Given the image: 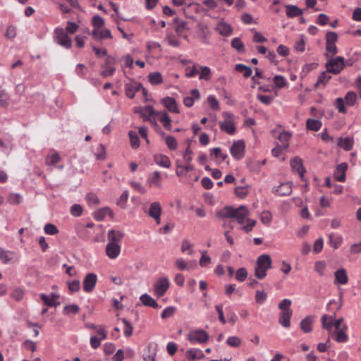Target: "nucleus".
<instances>
[{
  "label": "nucleus",
  "instance_id": "obj_57",
  "mask_svg": "<svg viewBox=\"0 0 361 361\" xmlns=\"http://www.w3.org/2000/svg\"><path fill=\"white\" fill-rule=\"evenodd\" d=\"M267 295L264 291L257 290L255 301L259 304H262L267 299Z\"/></svg>",
  "mask_w": 361,
  "mask_h": 361
},
{
  "label": "nucleus",
  "instance_id": "obj_26",
  "mask_svg": "<svg viewBox=\"0 0 361 361\" xmlns=\"http://www.w3.org/2000/svg\"><path fill=\"white\" fill-rule=\"evenodd\" d=\"M185 356L188 360H197L202 357L204 354L200 349L192 348L186 351Z\"/></svg>",
  "mask_w": 361,
  "mask_h": 361
},
{
  "label": "nucleus",
  "instance_id": "obj_6",
  "mask_svg": "<svg viewBox=\"0 0 361 361\" xmlns=\"http://www.w3.org/2000/svg\"><path fill=\"white\" fill-rule=\"evenodd\" d=\"M54 33L58 44L66 49L71 48V39L62 28H56Z\"/></svg>",
  "mask_w": 361,
  "mask_h": 361
},
{
  "label": "nucleus",
  "instance_id": "obj_48",
  "mask_svg": "<svg viewBox=\"0 0 361 361\" xmlns=\"http://www.w3.org/2000/svg\"><path fill=\"white\" fill-rule=\"evenodd\" d=\"M337 40L338 35L336 32L329 31L326 34V44H336Z\"/></svg>",
  "mask_w": 361,
  "mask_h": 361
},
{
  "label": "nucleus",
  "instance_id": "obj_18",
  "mask_svg": "<svg viewBox=\"0 0 361 361\" xmlns=\"http://www.w3.org/2000/svg\"><path fill=\"white\" fill-rule=\"evenodd\" d=\"M290 164L293 170L297 171L299 173L300 178H303L304 173L305 171L302 166V159L298 157H295L290 160Z\"/></svg>",
  "mask_w": 361,
  "mask_h": 361
},
{
  "label": "nucleus",
  "instance_id": "obj_46",
  "mask_svg": "<svg viewBox=\"0 0 361 361\" xmlns=\"http://www.w3.org/2000/svg\"><path fill=\"white\" fill-rule=\"evenodd\" d=\"M241 339L238 336H230L226 341V343L231 347H238L241 344Z\"/></svg>",
  "mask_w": 361,
  "mask_h": 361
},
{
  "label": "nucleus",
  "instance_id": "obj_7",
  "mask_svg": "<svg viewBox=\"0 0 361 361\" xmlns=\"http://www.w3.org/2000/svg\"><path fill=\"white\" fill-rule=\"evenodd\" d=\"M245 147V142L243 140H239L233 143L230 152L234 159L239 160L244 156Z\"/></svg>",
  "mask_w": 361,
  "mask_h": 361
},
{
  "label": "nucleus",
  "instance_id": "obj_36",
  "mask_svg": "<svg viewBox=\"0 0 361 361\" xmlns=\"http://www.w3.org/2000/svg\"><path fill=\"white\" fill-rule=\"evenodd\" d=\"M273 82H274L276 87L278 88H283L286 86L287 82L285 78L282 75H276L273 78Z\"/></svg>",
  "mask_w": 361,
  "mask_h": 361
},
{
  "label": "nucleus",
  "instance_id": "obj_38",
  "mask_svg": "<svg viewBox=\"0 0 361 361\" xmlns=\"http://www.w3.org/2000/svg\"><path fill=\"white\" fill-rule=\"evenodd\" d=\"M327 73H329L326 72V71H323L319 75V76L318 77L317 82L315 84V87H317L319 84L325 85L326 83H327L329 81V80L331 78V76L329 75Z\"/></svg>",
  "mask_w": 361,
  "mask_h": 361
},
{
  "label": "nucleus",
  "instance_id": "obj_34",
  "mask_svg": "<svg viewBox=\"0 0 361 361\" xmlns=\"http://www.w3.org/2000/svg\"><path fill=\"white\" fill-rule=\"evenodd\" d=\"M291 135L288 132H283L279 135V140L281 142V147L286 149L288 147V140L290 139Z\"/></svg>",
  "mask_w": 361,
  "mask_h": 361
},
{
  "label": "nucleus",
  "instance_id": "obj_11",
  "mask_svg": "<svg viewBox=\"0 0 361 361\" xmlns=\"http://www.w3.org/2000/svg\"><path fill=\"white\" fill-rule=\"evenodd\" d=\"M336 318V312L331 315L324 314L322 316L321 322L322 328L326 329L331 335H333L334 320Z\"/></svg>",
  "mask_w": 361,
  "mask_h": 361
},
{
  "label": "nucleus",
  "instance_id": "obj_20",
  "mask_svg": "<svg viewBox=\"0 0 361 361\" xmlns=\"http://www.w3.org/2000/svg\"><path fill=\"white\" fill-rule=\"evenodd\" d=\"M124 234L116 230H110L107 233L108 240L109 243H114L118 244L119 242L121 241L123 238Z\"/></svg>",
  "mask_w": 361,
  "mask_h": 361
},
{
  "label": "nucleus",
  "instance_id": "obj_2",
  "mask_svg": "<svg viewBox=\"0 0 361 361\" xmlns=\"http://www.w3.org/2000/svg\"><path fill=\"white\" fill-rule=\"evenodd\" d=\"M271 267V258L269 255L264 254L258 257L255 268V276L258 279H263L267 276V271Z\"/></svg>",
  "mask_w": 361,
  "mask_h": 361
},
{
  "label": "nucleus",
  "instance_id": "obj_4",
  "mask_svg": "<svg viewBox=\"0 0 361 361\" xmlns=\"http://www.w3.org/2000/svg\"><path fill=\"white\" fill-rule=\"evenodd\" d=\"M145 110L148 111V113L150 116H160L159 121H160V122H161L163 123V126L164 127V128L168 130H171V120L169 114L166 111H164V112L157 111L150 105L146 106Z\"/></svg>",
  "mask_w": 361,
  "mask_h": 361
},
{
  "label": "nucleus",
  "instance_id": "obj_28",
  "mask_svg": "<svg viewBox=\"0 0 361 361\" xmlns=\"http://www.w3.org/2000/svg\"><path fill=\"white\" fill-rule=\"evenodd\" d=\"M313 319L312 317H306L300 322V328L305 333H309L312 331V324Z\"/></svg>",
  "mask_w": 361,
  "mask_h": 361
},
{
  "label": "nucleus",
  "instance_id": "obj_10",
  "mask_svg": "<svg viewBox=\"0 0 361 361\" xmlns=\"http://www.w3.org/2000/svg\"><path fill=\"white\" fill-rule=\"evenodd\" d=\"M97 275L93 273L87 274L83 280V290L87 293L93 290L97 283Z\"/></svg>",
  "mask_w": 361,
  "mask_h": 361
},
{
  "label": "nucleus",
  "instance_id": "obj_19",
  "mask_svg": "<svg viewBox=\"0 0 361 361\" xmlns=\"http://www.w3.org/2000/svg\"><path fill=\"white\" fill-rule=\"evenodd\" d=\"M274 192L281 196L289 195L292 192V183L290 182L281 183L274 190Z\"/></svg>",
  "mask_w": 361,
  "mask_h": 361
},
{
  "label": "nucleus",
  "instance_id": "obj_33",
  "mask_svg": "<svg viewBox=\"0 0 361 361\" xmlns=\"http://www.w3.org/2000/svg\"><path fill=\"white\" fill-rule=\"evenodd\" d=\"M219 33L223 36H229L232 32V27L226 23H221L218 26Z\"/></svg>",
  "mask_w": 361,
  "mask_h": 361
},
{
  "label": "nucleus",
  "instance_id": "obj_60",
  "mask_svg": "<svg viewBox=\"0 0 361 361\" xmlns=\"http://www.w3.org/2000/svg\"><path fill=\"white\" fill-rule=\"evenodd\" d=\"M8 94L2 91L0 92V106L4 108H7L8 106Z\"/></svg>",
  "mask_w": 361,
  "mask_h": 361
},
{
  "label": "nucleus",
  "instance_id": "obj_16",
  "mask_svg": "<svg viewBox=\"0 0 361 361\" xmlns=\"http://www.w3.org/2000/svg\"><path fill=\"white\" fill-rule=\"evenodd\" d=\"M121 252V247L117 243H109L106 246V253L111 259L116 258Z\"/></svg>",
  "mask_w": 361,
  "mask_h": 361
},
{
  "label": "nucleus",
  "instance_id": "obj_58",
  "mask_svg": "<svg viewBox=\"0 0 361 361\" xmlns=\"http://www.w3.org/2000/svg\"><path fill=\"white\" fill-rule=\"evenodd\" d=\"M208 103L213 110H218L219 109V104L217 99L213 95H209L207 98Z\"/></svg>",
  "mask_w": 361,
  "mask_h": 361
},
{
  "label": "nucleus",
  "instance_id": "obj_21",
  "mask_svg": "<svg viewBox=\"0 0 361 361\" xmlns=\"http://www.w3.org/2000/svg\"><path fill=\"white\" fill-rule=\"evenodd\" d=\"M292 310H286L281 312L279 317V323L285 328H288L290 326V319L292 315Z\"/></svg>",
  "mask_w": 361,
  "mask_h": 361
},
{
  "label": "nucleus",
  "instance_id": "obj_56",
  "mask_svg": "<svg viewBox=\"0 0 361 361\" xmlns=\"http://www.w3.org/2000/svg\"><path fill=\"white\" fill-rule=\"evenodd\" d=\"M122 322L126 326L124 329V334L126 337H130L133 334V326L130 322L126 320V319H122Z\"/></svg>",
  "mask_w": 361,
  "mask_h": 361
},
{
  "label": "nucleus",
  "instance_id": "obj_27",
  "mask_svg": "<svg viewBox=\"0 0 361 361\" xmlns=\"http://www.w3.org/2000/svg\"><path fill=\"white\" fill-rule=\"evenodd\" d=\"M161 176L159 171H154L152 174L149 176L147 179V182L150 185H156L157 187H161Z\"/></svg>",
  "mask_w": 361,
  "mask_h": 361
},
{
  "label": "nucleus",
  "instance_id": "obj_1",
  "mask_svg": "<svg viewBox=\"0 0 361 361\" xmlns=\"http://www.w3.org/2000/svg\"><path fill=\"white\" fill-rule=\"evenodd\" d=\"M249 216V211L244 205H240L238 208H233L231 206H226L221 211L217 212L216 216L221 218L235 219L238 224H242L245 221V218Z\"/></svg>",
  "mask_w": 361,
  "mask_h": 361
},
{
  "label": "nucleus",
  "instance_id": "obj_30",
  "mask_svg": "<svg viewBox=\"0 0 361 361\" xmlns=\"http://www.w3.org/2000/svg\"><path fill=\"white\" fill-rule=\"evenodd\" d=\"M306 126L308 130L318 131L322 127V122L319 120L308 118L306 121Z\"/></svg>",
  "mask_w": 361,
  "mask_h": 361
},
{
  "label": "nucleus",
  "instance_id": "obj_45",
  "mask_svg": "<svg viewBox=\"0 0 361 361\" xmlns=\"http://www.w3.org/2000/svg\"><path fill=\"white\" fill-rule=\"evenodd\" d=\"M80 310V307L78 305L72 304L69 305H66L63 308V313L65 314H68L70 313H73L74 314H77Z\"/></svg>",
  "mask_w": 361,
  "mask_h": 361
},
{
  "label": "nucleus",
  "instance_id": "obj_40",
  "mask_svg": "<svg viewBox=\"0 0 361 361\" xmlns=\"http://www.w3.org/2000/svg\"><path fill=\"white\" fill-rule=\"evenodd\" d=\"M357 99V94L354 92H348L345 94V100L346 102V104L348 106H353L356 102Z\"/></svg>",
  "mask_w": 361,
  "mask_h": 361
},
{
  "label": "nucleus",
  "instance_id": "obj_53",
  "mask_svg": "<svg viewBox=\"0 0 361 361\" xmlns=\"http://www.w3.org/2000/svg\"><path fill=\"white\" fill-rule=\"evenodd\" d=\"M8 200L12 204H18L21 202L22 197L18 193H11L9 195Z\"/></svg>",
  "mask_w": 361,
  "mask_h": 361
},
{
  "label": "nucleus",
  "instance_id": "obj_52",
  "mask_svg": "<svg viewBox=\"0 0 361 361\" xmlns=\"http://www.w3.org/2000/svg\"><path fill=\"white\" fill-rule=\"evenodd\" d=\"M106 215V207L99 209L94 212V218L97 221H102Z\"/></svg>",
  "mask_w": 361,
  "mask_h": 361
},
{
  "label": "nucleus",
  "instance_id": "obj_5",
  "mask_svg": "<svg viewBox=\"0 0 361 361\" xmlns=\"http://www.w3.org/2000/svg\"><path fill=\"white\" fill-rule=\"evenodd\" d=\"M223 116L225 120L219 121V125L220 129L228 135L234 134L235 132V126L233 121L231 120L233 116L232 114L230 112H224Z\"/></svg>",
  "mask_w": 361,
  "mask_h": 361
},
{
  "label": "nucleus",
  "instance_id": "obj_13",
  "mask_svg": "<svg viewBox=\"0 0 361 361\" xmlns=\"http://www.w3.org/2000/svg\"><path fill=\"white\" fill-rule=\"evenodd\" d=\"M161 213V207L159 202H154L150 204L148 214L154 219L157 224L160 222V216Z\"/></svg>",
  "mask_w": 361,
  "mask_h": 361
},
{
  "label": "nucleus",
  "instance_id": "obj_51",
  "mask_svg": "<svg viewBox=\"0 0 361 361\" xmlns=\"http://www.w3.org/2000/svg\"><path fill=\"white\" fill-rule=\"evenodd\" d=\"M92 23L94 27L100 29L104 25V20L99 16H95L92 18Z\"/></svg>",
  "mask_w": 361,
  "mask_h": 361
},
{
  "label": "nucleus",
  "instance_id": "obj_22",
  "mask_svg": "<svg viewBox=\"0 0 361 361\" xmlns=\"http://www.w3.org/2000/svg\"><path fill=\"white\" fill-rule=\"evenodd\" d=\"M154 161L157 165L164 168H169L171 166L169 158L164 154H155L154 156Z\"/></svg>",
  "mask_w": 361,
  "mask_h": 361
},
{
  "label": "nucleus",
  "instance_id": "obj_63",
  "mask_svg": "<svg viewBox=\"0 0 361 361\" xmlns=\"http://www.w3.org/2000/svg\"><path fill=\"white\" fill-rule=\"evenodd\" d=\"M291 305V300L289 299H283L279 305V308L281 310V311H286V310H292L290 308V306Z\"/></svg>",
  "mask_w": 361,
  "mask_h": 361
},
{
  "label": "nucleus",
  "instance_id": "obj_54",
  "mask_svg": "<svg viewBox=\"0 0 361 361\" xmlns=\"http://www.w3.org/2000/svg\"><path fill=\"white\" fill-rule=\"evenodd\" d=\"M335 106L338 109V111L342 114L346 113V108L344 104V99L341 97H338L336 99Z\"/></svg>",
  "mask_w": 361,
  "mask_h": 361
},
{
  "label": "nucleus",
  "instance_id": "obj_41",
  "mask_svg": "<svg viewBox=\"0 0 361 361\" xmlns=\"http://www.w3.org/2000/svg\"><path fill=\"white\" fill-rule=\"evenodd\" d=\"M329 244L334 249H337L338 246L341 244L343 238L341 236L338 235L335 239L334 238V234L331 233L329 235Z\"/></svg>",
  "mask_w": 361,
  "mask_h": 361
},
{
  "label": "nucleus",
  "instance_id": "obj_44",
  "mask_svg": "<svg viewBox=\"0 0 361 361\" xmlns=\"http://www.w3.org/2000/svg\"><path fill=\"white\" fill-rule=\"evenodd\" d=\"M126 94L130 99H133L135 97V92L134 90L133 82L130 81L125 85Z\"/></svg>",
  "mask_w": 361,
  "mask_h": 361
},
{
  "label": "nucleus",
  "instance_id": "obj_14",
  "mask_svg": "<svg viewBox=\"0 0 361 361\" xmlns=\"http://www.w3.org/2000/svg\"><path fill=\"white\" fill-rule=\"evenodd\" d=\"M348 169V164L343 162L336 166V171L334 173L335 179L340 182L345 181V172Z\"/></svg>",
  "mask_w": 361,
  "mask_h": 361
},
{
  "label": "nucleus",
  "instance_id": "obj_42",
  "mask_svg": "<svg viewBox=\"0 0 361 361\" xmlns=\"http://www.w3.org/2000/svg\"><path fill=\"white\" fill-rule=\"evenodd\" d=\"M326 269V263L324 261H317L314 263V270L317 272L319 276L324 275V270Z\"/></svg>",
  "mask_w": 361,
  "mask_h": 361
},
{
  "label": "nucleus",
  "instance_id": "obj_24",
  "mask_svg": "<svg viewBox=\"0 0 361 361\" xmlns=\"http://www.w3.org/2000/svg\"><path fill=\"white\" fill-rule=\"evenodd\" d=\"M286 15L289 18H295L300 16L302 14V10L295 5H286Z\"/></svg>",
  "mask_w": 361,
  "mask_h": 361
},
{
  "label": "nucleus",
  "instance_id": "obj_47",
  "mask_svg": "<svg viewBox=\"0 0 361 361\" xmlns=\"http://www.w3.org/2000/svg\"><path fill=\"white\" fill-rule=\"evenodd\" d=\"M247 276V271L245 268L242 267L237 270L235 279L239 281H244Z\"/></svg>",
  "mask_w": 361,
  "mask_h": 361
},
{
  "label": "nucleus",
  "instance_id": "obj_35",
  "mask_svg": "<svg viewBox=\"0 0 361 361\" xmlns=\"http://www.w3.org/2000/svg\"><path fill=\"white\" fill-rule=\"evenodd\" d=\"M128 135L132 147L135 149L137 148L140 146V140L137 133L134 131H130Z\"/></svg>",
  "mask_w": 361,
  "mask_h": 361
},
{
  "label": "nucleus",
  "instance_id": "obj_49",
  "mask_svg": "<svg viewBox=\"0 0 361 361\" xmlns=\"http://www.w3.org/2000/svg\"><path fill=\"white\" fill-rule=\"evenodd\" d=\"M166 144L171 150H175L177 148V141L173 136H167L166 137Z\"/></svg>",
  "mask_w": 361,
  "mask_h": 361
},
{
  "label": "nucleus",
  "instance_id": "obj_32",
  "mask_svg": "<svg viewBox=\"0 0 361 361\" xmlns=\"http://www.w3.org/2000/svg\"><path fill=\"white\" fill-rule=\"evenodd\" d=\"M231 44L233 48L238 51V52L243 53L245 51L244 44L239 37L233 38Z\"/></svg>",
  "mask_w": 361,
  "mask_h": 361
},
{
  "label": "nucleus",
  "instance_id": "obj_43",
  "mask_svg": "<svg viewBox=\"0 0 361 361\" xmlns=\"http://www.w3.org/2000/svg\"><path fill=\"white\" fill-rule=\"evenodd\" d=\"M173 23L176 24L175 30L179 34L183 30L186 29L187 23L183 20H180L179 18H176L173 20Z\"/></svg>",
  "mask_w": 361,
  "mask_h": 361
},
{
  "label": "nucleus",
  "instance_id": "obj_64",
  "mask_svg": "<svg viewBox=\"0 0 361 361\" xmlns=\"http://www.w3.org/2000/svg\"><path fill=\"white\" fill-rule=\"evenodd\" d=\"M271 219V214L268 211H264L260 215V220L264 224H268Z\"/></svg>",
  "mask_w": 361,
  "mask_h": 361
},
{
  "label": "nucleus",
  "instance_id": "obj_29",
  "mask_svg": "<svg viewBox=\"0 0 361 361\" xmlns=\"http://www.w3.org/2000/svg\"><path fill=\"white\" fill-rule=\"evenodd\" d=\"M235 70L239 73H241L245 78H249L252 73V70L250 67L242 63L236 64L235 66Z\"/></svg>",
  "mask_w": 361,
  "mask_h": 361
},
{
  "label": "nucleus",
  "instance_id": "obj_12",
  "mask_svg": "<svg viewBox=\"0 0 361 361\" xmlns=\"http://www.w3.org/2000/svg\"><path fill=\"white\" fill-rule=\"evenodd\" d=\"M348 330V326L344 324L342 325V329H336L335 331L333 332L332 336L334 337V339L338 343H345L348 340V336L345 331Z\"/></svg>",
  "mask_w": 361,
  "mask_h": 361
},
{
  "label": "nucleus",
  "instance_id": "obj_59",
  "mask_svg": "<svg viewBox=\"0 0 361 361\" xmlns=\"http://www.w3.org/2000/svg\"><path fill=\"white\" fill-rule=\"evenodd\" d=\"M176 311V307L170 306L167 307L161 313V318L162 319H166L169 317H171Z\"/></svg>",
  "mask_w": 361,
  "mask_h": 361
},
{
  "label": "nucleus",
  "instance_id": "obj_23",
  "mask_svg": "<svg viewBox=\"0 0 361 361\" xmlns=\"http://www.w3.org/2000/svg\"><path fill=\"white\" fill-rule=\"evenodd\" d=\"M140 300L145 306H149L154 309H158L160 307L158 303L150 295H149L147 293L142 295L140 298Z\"/></svg>",
  "mask_w": 361,
  "mask_h": 361
},
{
  "label": "nucleus",
  "instance_id": "obj_61",
  "mask_svg": "<svg viewBox=\"0 0 361 361\" xmlns=\"http://www.w3.org/2000/svg\"><path fill=\"white\" fill-rule=\"evenodd\" d=\"M211 156L214 155L216 158L221 157L223 160H225L227 158L226 154H224L221 152V149L220 147H215L211 149Z\"/></svg>",
  "mask_w": 361,
  "mask_h": 361
},
{
  "label": "nucleus",
  "instance_id": "obj_17",
  "mask_svg": "<svg viewBox=\"0 0 361 361\" xmlns=\"http://www.w3.org/2000/svg\"><path fill=\"white\" fill-rule=\"evenodd\" d=\"M161 104L171 112L178 114L179 110L178 109L177 103L174 98L166 97L161 99Z\"/></svg>",
  "mask_w": 361,
  "mask_h": 361
},
{
  "label": "nucleus",
  "instance_id": "obj_8",
  "mask_svg": "<svg viewBox=\"0 0 361 361\" xmlns=\"http://www.w3.org/2000/svg\"><path fill=\"white\" fill-rule=\"evenodd\" d=\"M188 339L190 342L204 343L208 341L209 334L203 329L194 330L188 335Z\"/></svg>",
  "mask_w": 361,
  "mask_h": 361
},
{
  "label": "nucleus",
  "instance_id": "obj_62",
  "mask_svg": "<svg viewBox=\"0 0 361 361\" xmlns=\"http://www.w3.org/2000/svg\"><path fill=\"white\" fill-rule=\"evenodd\" d=\"M82 212V208L80 204H75L71 208V213L74 216H80Z\"/></svg>",
  "mask_w": 361,
  "mask_h": 361
},
{
  "label": "nucleus",
  "instance_id": "obj_25",
  "mask_svg": "<svg viewBox=\"0 0 361 361\" xmlns=\"http://www.w3.org/2000/svg\"><path fill=\"white\" fill-rule=\"evenodd\" d=\"M338 146L343 148L345 151H349L352 149L353 145V140L350 137L345 138L339 137L338 140Z\"/></svg>",
  "mask_w": 361,
  "mask_h": 361
},
{
  "label": "nucleus",
  "instance_id": "obj_50",
  "mask_svg": "<svg viewBox=\"0 0 361 361\" xmlns=\"http://www.w3.org/2000/svg\"><path fill=\"white\" fill-rule=\"evenodd\" d=\"M44 232L49 235H55L59 233L57 227L52 224H47L44 228Z\"/></svg>",
  "mask_w": 361,
  "mask_h": 361
},
{
  "label": "nucleus",
  "instance_id": "obj_15",
  "mask_svg": "<svg viewBox=\"0 0 361 361\" xmlns=\"http://www.w3.org/2000/svg\"><path fill=\"white\" fill-rule=\"evenodd\" d=\"M335 284L345 285L348 282L347 271L344 268H341L334 272Z\"/></svg>",
  "mask_w": 361,
  "mask_h": 361
},
{
  "label": "nucleus",
  "instance_id": "obj_31",
  "mask_svg": "<svg viewBox=\"0 0 361 361\" xmlns=\"http://www.w3.org/2000/svg\"><path fill=\"white\" fill-rule=\"evenodd\" d=\"M148 78L152 85H159L162 82V76L159 72L149 73Z\"/></svg>",
  "mask_w": 361,
  "mask_h": 361
},
{
  "label": "nucleus",
  "instance_id": "obj_37",
  "mask_svg": "<svg viewBox=\"0 0 361 361\" xmlns=\"http://www.w3.org/2000/svg\"><path fill=\"white\" fill-rule=\"evenodd\" d=\"M201 73L199 76V79L209 80L211 78V70L207 66H200Z\"/></svg>",
  "mask_w": 361,
  "mask_h": 361
},
{
  "label": "nucleus",
  "instance_id": "obj_3",
  "mask_svg": "<svg viewBox=\"0 0 361 361\" xmlns=\"http://www.w3.org/2000/svg\"><path fill=\"white\" fill-rule=\"evenodd\" d=\"M324 55L327 59L325 67L326 72L329 73L337 75L340 73L346 66V62L343 56L332 58L328 53H325Z\"/></svg>",
  "mask_w": 361,
  "mask_h": 361
},
{
  "label": "nucleus",
  "instance_id": "obj_9",
  "mask_svg": "<svg viewBox=\"0 0 361 361\" xmlns=\"http://www.w3.org/2000/svg\"><path fill=\"white\" fill-rule=\"evenodd\" d=\"M169 287V281L167 278L159 279L154 285V290L158 296H163Z\"/></svg>",
  "mask_w": 361,
  "mask_h": 361
},
{
  "label": "nucleus",
  "instance_id": "obj_55",
  "mask_svg": "<svg viewBox=\"0 0 361 361\" xmlns=\"http://www.w3.org/2000/svg\"><path fill=\"white\" fill-rule=\"evenodd\" d=\"M68 289L71 292H77L80 289V282L79 280H74L71 282H68Z\"/></svg>",
  "mask_w": 361,
  "mask_h": 361
},
{
  "label": "nucleus",
  "instance_id": "obj_39",
  "mask_svg": "<svg viewBox=\"0 0 361 361\" xmlns=\"http://www.w3.org/2000/svg\"><path fill=\"white\" fill-rule=\"evenodd\" d=\"M234 192L237 197L244 198L248 194V186H238Z\"/></svg>",
  "mask_w": 361,
  "mask_h": 361
}]
</instances>
